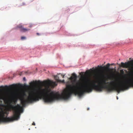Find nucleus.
I'll return each instance as SVG.
<instances>
[{
  "instance_id": "obj_14",
  "label": "nucleus",
  "mask_w": 133,
  "mask_h": 133,
  "mask_svg": "<svg viewBox=\"0 0 133 133\" xmlns=\"http://www.w3.org/2000/svg\"><path fill=\"white\" fill-rule=\"evenodd\" d=\"M92 69H94V70L93 71L94 72H95L98 70V69L97 68H96L95 69H94V68H93Z\"/></svg>"
},
{
  "instance_id": "obj_21",
  "label": "nucleus",
  "mask_w": 133,
  "mask_h": 133,
  "mask_svg": "<svg viewBox=\"0 0 133 133\" xmlns=\"http://www.w3.org/2000/svg\"><path fill=\"white\" fill-rule=\"evenodd\" d=\"M113 83V82H110V84H112Z\"/></svg>"
},
{
  "instance_id": "obj_4",
  "label": "nucleus",
  "mask_w": 133,
  "mask_h": 133,
  "mask_svg": "<svg viewBox=\"0 0 133 133\" xmlns=\"http://www.w3.org/2000/svg\"><path fill=\"white\" fill-rule=\"evenodd\" d=\"M131 87H133V80L130 79L117 85L113 87V90H116L119 93L121 91L123 90Z\"/></svg>"
},
{
  "instance_id": "obj_6",
  "label": "nucleus",
  "mask_w": 133,
  "mask_h": 133,
  "mask_svg": "<svg viewBox=\"0 0 133 133\" xmlns=\"http://www.w3.org/2000/svg\"><path fill=\"white\" fill-rule=\"evenodd\" d=\"M121 64L122 65V66L123 68H129V69L130 70L133 71V67H130L129 66L131 65V62H126L124 63L123 62H121Z\"/></svg>"
},
{
  "instance_id": "obj_17",
  "label": "nucleus",
  "mask_w": 133,
  "mask_h": 133,
  "mask_svg": "<svg viewBox=\"0 0 133 133\" xmlns=\"http://www.w3.org/2000/svg\"><path fill=\"white\" fill-rule=\"evenodd\" d=\"M36 34H37L38 36H39V35H40V34H39V33H36Z\"/></svg>"
},
{
  "instance_id": "obj_16",
  "label": "nucleus",
  "mask_w": 133,
  "mask_h": 133,
  "mask_svg": "<svg viewBox=\"0 0 133 133\" xmlns=\"http://www.w3.org/2000/svg\"><path fill=\"white\" fill-rule=\"evenodd\" d=\"M32 125H35V123H34V122H33V123H32Z\"/></svg>"
},
{
  "instance_id": "obj_10",
  "label": "nucleus",
  "mask_w": 133,
  "mask_h": 133,
  "mask_svg": "<svg viewBox=\"0 0 133 133\" xmlns=\"http://www.w3.org/2000/svg\"><path fill=\"white\" fill-rule=\"evenodd\" d=\"M110 65V64L109 63H108L107 64V66L105 67V68L107 69V70H110V69L109 68V67Z\"/></svg>"
},
{
  "instance_id": "obj_24",
  "label": "nucleus",
  "mask_w": 133,
  "mask_h": 133,
  "mask_svg": "<svg viewBox=\"0 0 133 133\" xmlns=\"http://www.w3.org/2000/svg\"><path fill=\"white\" fill-rule=\"evenodd\" d=\"M64 75H63L62 76V78H64Z\"/></svg>"
},
{
  "instance_id": "obj_22",
  "label": "nucleus",
  "mask_w": 133,
  "mask_h": 133,
  "mask_svg": "<svg viewBox=\"0 0 133 133\" xmlns=\"http://www.w3.org/2000/svg\"><path fill=\"white\" fill-rule=\"evenodd\" d=\"M32 27V26L31 25H30L29 26V27L30 28H31Z\"/></svg>"
},
{
  "instance_id": "obj_5",
  "label": "nucleus",
  "mask_w": 133,
  "mask_h": 133,
  "mask_svg": "<svg viewBox=\"0 0 133 133\" xmlns=\"http://www.w3.org/2000/svg\"><path fill=\"white\" fill-rule=\"evenodd\" d=\"M43 83L44 85L48 86V88L49 86L54 87L57 85V84L55 82H53L49 80L48 81H44Z\"/></svg>"
},
{
  "instance_id": "obj_18",
  "label": "nucleus",
  "mask_w": 133,
  "mask_h": 133,
  "mask_svg": "<svg viewBox=\"0 0 133 133\" xmlns=\"http://www.w3.org/2000/svg\"><path fill=\"white\" fill-rule=\"evenodd\" d=\"M25 77H24L23 78V80H24V81H25Z\"/></svg>"
},
{
  "instance_id": "obj_19",
  "label": "nucleus",
  "mask_w": 133,
  "mask_h": 133,
  "mask_svg": "<svg viewBox=\"0 0 133 133\" xmlns=\"http://www.w3.org/2000/svg\"><path fill=\"white\" fill-rule=\"evenodd\" d=\"M22 72H21L20 74H19V75L20 76L22 74Z\"/></svg>"
},
{
  "instance_id": "obj_23",
  "label": "nucleus",
  "mask_w": 133,
  "mask_h": 133,
  "mask_svg": "<svg viewBox=\"0 0 133 133\" xmlns=\"http://www.w3.org/2000/svg\"><path fill=\"white\" fill-rule=\"evenodd\" d=\"M6 87L7 89H8V88H9V87H8L7 86H6Z\"/></svg>"
},
{
  "instance_id": "obj_8",
  "label": "nucleus",
  "mask_w": 133,
  "mask_h": 133,
  "mask_svg": "<svg viewBox=\"0 0 133 133\" xmlns=\"http://www.w3.org/2000/svg\"><path fill=\"white\" fill-rule=\"evenodd\" d=\"M41 83L42 82L39 81H35L31 82L30 83V84L31 86H32L34 85L41 84Z\"/></svg>"
},
{
  "instance_id": "obj_12",
  "label": "nucleus",
  "mask_w": 133,
  "mask_h": 133,
  "mask_svg": "<svg viewBox=\"0 0 133 133\" xmlns=\"http://www.w3.org/2000/svg\"><path fill=\"white\" fill-rule=\"evenodd\" d=\"M26 39V37L24 36H22L21 37V39L22 40H23Z\"/></svg>"
},
{
  "instance_id": "obj_25",
  "label": "nucleus",
  "mask_w": 133,
  "mask_h": 133,
  "mask_svg": "<svg viewBox=\"0 0 133 133\" xmlns=\"http://www.w3.org/2000/svg\"><path fill=\"white\" fill-rule=\"evenodd\" d=\"M10 89H11V87H9Z\"/></svg>"
},
{
  "instance_id": "obj_26",
  "label": "nucleus",
  "mask_w": 133,
  "mask_h": 133,
  "mask_svg": "<svg viewBox=\"0 0 133 133\" xmlns=\"http://www.w3.org/2000/svg\"><path fill=\"white\" fill-rule=\"evenodd\" d=\"M89 108H88V109H87V110H89Z\"/></svg>"
},
{
  "instance_id": "obj_20",
  "label": "nucleus",
  "mask_w": 133,
  "mask_h": 133,
  "mask_svg": "<svg viewBox=\"0 0 133 133\" xmlns=\"http://www.w3.org/2000/svg\"><path fill=\"white\" fill-rule=\"evenodd\" d=\"M15 86V85H11V86H12V87H14V86Z\"/></svg>"
},
{
  "instance_id": "obj_2",
  "label": "nucleus",
  "mask_w": 133,
  "mask_h": 133,
  "mask_svg": "<svg viewBox=\"0 0 133 133\" xmlns=\"http://www.w3.org/2000/svg\"><path fill=\"white\" fill-rule=\"evenodd\" d=\"M46 90L44 89L39 88L34 89L29 94L26 99L25 98L26 94L25 92H23L17 95V97L21 101V103L23 106L28 103H31L39 100L43 98L45 103H51L54 101L59 99L61 96L59 95L54 93H45Z\"/></svg>"
},
{
  "instance_id": "obj_11",
  "label": "nucleus",
  "mask_w": 133,
  "mask_h": 133,
  "mask_svg": "<svg viewBox=\"0 0 133 133\" xmlns=\"http://www.w3.org/2000/svg\"><path fill=\"white\" fill-rule=\"evenodd\" d=\"M121 74L122 75H124V72L123 71V70H121L120 71Z\"/></svg>"
},
{
  "instance_id": "obj_3",
  "label": "nucleus",
  "mask_w": 133,
  "mask_h": 133,
  "mask_svg": "<svg viewBox=\"0 0 133 133\" xmlns=\"http://www.w3.org/2000/svg\"><path fill=\"white\" fill-rule=\"evenodd\" d=\"M0 123L12 122L18 120L24 109H0Z\"/></svg>"
},
{
  "instance_id": "obj_13",
  "label": "nucleus",
  "mask_w": 133,
  "mask_h": 133,
  "mask_svg": "<svg viewBox=\"0 0 133 133\" xmlns=\"http://www.w3.org/2000/svg\"><path fill=\"white\" fill-rule=\"evenodd\" d=\"M23 108L22 107H19V108H17L16 107H12L11 108Z\"/></svg>"
},
{
  "instance_id": "obj_15",
  "label": "nucleus",
  "mask_w": 133,
  "mask_h": 133,
  "mask_svg": "<svg viewBox=\"0 0 133 133\" xmlns=\"http://www.w3.org/2000/svg\"><path fill=\"white\" fill-rule=\"evenodd\" d=\"M98 67L99 68H100L101 69H104V67L102 66H99L98 65Z\"/></svg>"
},
{
  "instance_id": "obj_9",
  "label": "nucleus",
  "mask_w": 133,
  "mask_h": 133,
  "mask_svg": "<svg viewBox=\"0 0 133 133\" xmlns=\"http://www.w3.org/2000/svg\"><path fill=\"white\" fill-rule=\"evenodd\" d=\"M54 78L57 81V82H61L62 83H64L65 81L64 80H61L59 79V77L57 76H54Z\"/></svg>"
},
{
  "instance_id": "obj_7",
  "label": "nucleus",
  "mask_w": 133,
  "mask_h": 133,
  "mask_svg": "<svg viewBox=\"0 0 133 133\" xmlns=\"http://www.w3.org/2000/svg\"><path fill=\"white\" fill-rule=\"evenodd\" d=\"M17 28H19V30L22 32H25L30 30L29 29L24 28L21 24H19L17 26L16 29H17Z\"/></svg>"
},
{
  "instance_id": "obj_1",
  "label": "nucleus",
  "mask_w": 133,
  "mask_h": 133,
  "mask_svg": "<svg viewBox=\"0 0 133 133\" xmlns=\"http://www.w3.org/2000/svg\"><path fill=\"white\" fill-rule=\"evenodd\" d=\"M81 75L80 81H76L77 76L75 73H73L72 76L69 78L71 80L72 84H68L66 85L67 89L64 91L62 95L63 98L65 99H68L72 94H76L79 96H82L85 92H89L93 89L99 91H101L103 89H105L109 92L113 90V87L108 86L106 84L109 83L106 82L105 79H102L97 85L95 84V82L93 81L92 84L89 83L91 80L87 78L84 75L83 72Z\"/></svg>"
}]
</instances>
